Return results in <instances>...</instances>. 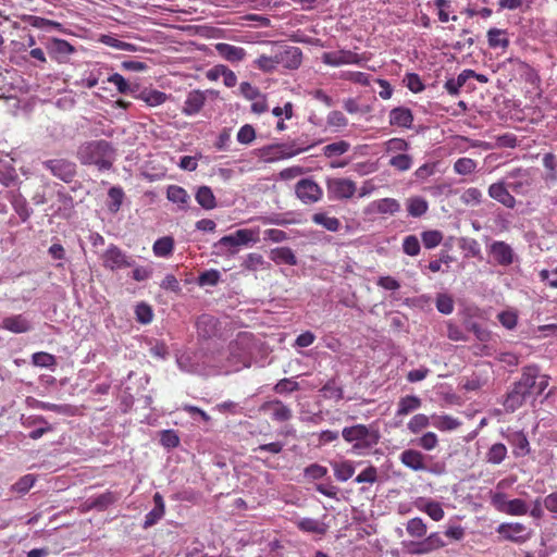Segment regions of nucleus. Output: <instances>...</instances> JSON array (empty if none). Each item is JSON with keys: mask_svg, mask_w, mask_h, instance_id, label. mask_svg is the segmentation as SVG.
<instances>
[{"mask_svg": "<svg viewBox=\"0 0 557 557\" xmlns=\"http://www.w3.org/2000/svg\"><path fill=\"white\" fill-rule=\"evenodd\" d=\"M113 148L103 139L82 144L77 149V159L82 164L96 165L99 170H109L112 166Z\"/></svg>", "mask_w": 557, "mask_h": 557, "instance_id": "f257e3e1", "label": "nucleus"}, {"mask_svg": "<svg viewBox=\"0 0 557 557\" xmlns=\"http://www.w3.org/2000/svg\"><path fill=\"white\" fill-rule=\"evenodd\" d=\"M421 406V399L417 396L409 395L401 397L398 401V408L396 416H407L410 412L417 410Z\"/></svg>", "mask_w": 557, "mask_h": 557, "instance_id": "58836bf2", "label": "nucleus"}, {"mask_svg": "<svg viewBox=\"0 0 557 557\" xmlns=\"http://www.w3.org/2000/svg\"><path fill=\"white\" fill-rule=\"evenodd\" d=\"M270 258L277 264H297V258L289 247H277L272 249L270 251Z\"/></svg>", "mask_w": 557, "mask_h": 557, "instance_id": "c85d7f7f", "label": "nucleus"}, {"mask_svg": "<svg viewBox=\"0 0 557 557\" xmlns=\"http://www.w3.org/2000/svg\"><path fill=\"white\" fill-rule=\"evenodd\" d=\"M476 169V162L470 158H459L454 163V171L460 175H469Z\"/></svg>", "mask_w": 557, "mask_h": 557, "instance_id": "6e6d98bb", "label": "nucleus"}, {"mask_svg": "<svg viewBox=\"0 0 557 557\" xmlns=\"http://www.w3.org/2000/svg\"><path fill=\"white\" fill-rule=\"evenodd\" d=\"M296 525L305 533L323 535L327 531V525L324 522L313 518H302L296 522Z\"/></svg>", "mask_w": 557, "mask_h": 557, "instance_id": "bb28decb", "label": "nucleus"}, {"mask_svg": "<svg viewBox=\"0 0 557 557\" xmlns=\"http://www.w3.org/2000/svg\"><path fill=\"white\" fill-rule=\"evenodd\" d=\"M298 389H300L299 383L292 377L280 380L273 387V391L280 395L290 394Z\"/></svg>", "mask_w": 557, "mask_h": 557, "instance_id": "de8ad7c7", "label": "nucleus"}, {"mask_svg": "<svg viewBox=\"0 0 557 557\" xmlns=\"http://www.w3.org/2000/svg\"><path fill=\"white\" fill-rule=\"evenodd\" d=\"M342 436L347 443H352L351 453L357 456L370 454L380 441L379 431L364 424L344 428Z\"/></svg>", "mask_w": 557, "mask_h": 557, "instance_id": "f03ea898", "label": "nucleus"}, {"mask_svg": "<svg viewBox=\"0 0 557 557\" xmlns=\"http://www.w3.org/2000/svg\"><path fill=\"white\" fill-rule=\"evenodd\" d=\"M139 98L144 100L148 106L156 107L165 102L168 96L166 94L159 90H145L139 95Z\"/></svg>", "mask_w": 557, "mask_h": 557, "instance_id": "09e8293b", "label": "nucleus"}, {"mask_svg": "<svg viewBox=\"0 0 557 557\" xmlns=\"http://www.w3.org/2000/svg\"><path fill=\"white\" fill-rule=\"evenodd\" d=\"M369 57L363 54H358L350 50H338L324 52L322 54V62L330 66H341L344 64H357L361 65L362 63L369 61Z\"/></svg>", "mask_w": 557, "mask_h": 557, "instance_id": "423d86ee", "label": "nucleus"}, {"mask_svg": "<svg viewBox=\"0 0 557 557\" xmlns=\"http://www.w3.org/2000/svg\"><path fill=\"white\" fill-rule=\"evenodd\" d=\"M350 150V143L339 139L323 146L322 156L327 159H334L347 153Z\"/></svg>", "mask_w": 557, "mask_h": 557, "instance_id": "c756f323", "label": "nucleus"}, {"mask_svg": "<svg viewBox=\"0 0 557 557\" xmlns=\"http://www.w3.org/2000/svg\"><path fill=\"white\" fill-rule=\"evenodd\" d=\"M120 499V493L113 491H106L104 493L89 497L83 503V510L88 511L96 509L98 511H104L110 506L115 504Z\"/></svg>", "mask_w": 557, "mask_h": 557, "instance_id": "9d476101", "label": "nucleus"}, {"mask_svg": "<svg viewBox=\"0 0 557 557\" xmlns=\"http://www.w3.org/2000/svg\"><path fill=\"white\" fill-rule=\"evenodd\" d=\"M2 327L12 333L20 334L28 332L30 330V323L23 314H16L4 318Z\"/></svg>", "mask_w": 557, "mask_h": 557, "instance_id": "393cba45", "label": "nucleus"}, {"mask_svg": "<svg viewBox=\"0 0 557 557\" xmlns=\"http://www.w3.org/2000/svg\"><path fill=\"white\" fill-rule=\"evenodd\" d=\"M253 64L257 69L261 70L265 73H271L277 67V61L275 59V51L272 54H261L258 59L253 61Z\"/></svg>", "mask_w": 557, "mask_h": 557, "instance_id": "37998d69", "label": "nucleus"}, {"mask_svg": "<svg viewBox=\"0 0 557 557\" xmlns=\"http://www.w3.org/2000/svg\"><path fill=\"white\" fill-rule=\"evenodd\" d=\"M260 410L263 412L271 411L272 420L277 422H286L293 417L292 409L280 399L264 401L260 406Z\"/></svg>", "mask_w": 557, "mask_h": 557, "instance_id": "f8f14e48", "label": "nucleus"}, {"mask_svg": "<svg viewBox=\"0 0 557 557\" xmlns=\"http://www.w3.org/2000/svg\"><path fill=\"white\" fill-rule=\"evenodd\" d=\"M154 507L145 516L144 529L154 525L165 513V504L160 493L153 495Z\"/></svg>", "mask_w": 557, "mask_h": 557, "instance_id": "5701e85b", "label": "nucleus"}, {"mask_svg": "<svg viewBox=\"0 0 557 557\" xmlns=\"http://www.w3.org/2000/svg\"><path fill=\"white\" fill-rule=\"evenodd\" d=\"M206 101V96L200 90H193L188 94L184 107L183 113L186 115H195L197 114L203 107Z\"/></svg>", "mask_w": 557, "mask_h": 557, "instance_id": "b1692460", "label": "nucleus"}, {"mask_svg": "<svg viewBox=\"0 0 557 557\" xmlns=\"http://www.w3.org/2000/svg\"><path fill=\"white\" fill-rule=\"evenodd\" d=\"M430 424V418L423 413L414 414L408 422V429L412 433H419Z\"/></svg>", "mask_w": 557, "mask_h": 557, "instance_id": "680f3d73", "label": "nucleus"}, {"mask_svg": "<svg viewBox=\"0 0 557 557\" xmlns=\"http://www.w3.org/2000/svg\"><path fill=\"white\" fill-rule=\"evenodd\" d=\"M436 309L444 314H449L454 311V300L447 294H438L436 297Z\"/></svg>", "mask_w": 557, "mask_h": 557, "instance_id": "338daca9", "label": "nucleus"}, {"mask_svg": "<svg viewBox=\"0 0 557 557\" xmlns=\"http://www.w3.org/2000/svg\"><path fill=\"white\" fill-rule=\"evenodd\" d=\"M404 83L406 84L407 88L414 94L421 92L425 88L420 76L416 73L406 74Z\"/></svg>", "mask_w": 557, "mask_h": 557, "instance_id": "69168bd1", "label": "nucleus"}, {"mask_svg": "<svg viewBox=\"0 0 557 557\" xmlns=\"http://www.w3.org/2000/svg\"><path fill=\"white\" fill-rule=\"evenodd\" d=\"M215 50L221 58L232 63L240 62L247 55L244 48L226 42H218L215 45Z\"/></svg>", "mask_w": 557, "mask_h": 557, "instance_id": "6ab92c4d", "label": "nucleus"}, {"mask_svg": "<svg viewBox=\"0 0 557 557\" xmlns=\"http://www.w3.org/2000/svg\"><path fill=\"white\" fill-rule=\"evenodd\" d=\"M434 5L437 8V16L440 22L447 23L449 20L457 21V16H449L451 10L450 0H434Z\"/></svg>", "mask_w": 557, "mask_h": 557, "instance_id": "8fccbe9b", "label": "nucleus"}, {"mask_svg": "<svg viewBox=\"0 0 557 557\" xmlns=\"http://www.w3.org/2000/svg\"><path fill=\"white\" fill-rule=\"evenodd\" d=\"M507 457V447L503 443L493 444L485 455L486 462L492 465L502 463Z\"/></svg>", "mask_w": 557, "mask_h": 557, "instance_id": "a19ab883", "label": "nucleus"}, {"mask_svg": "<svg viewBox=\"0 0 557 557\" xmlns=\"http://www.w3.org/2000/svg\"><path fill=\"white\" fill-rule=\"evenodd\" d=\"M325 186L327 197L332 201L351 199L357 191L356 182L347 177H326Z\"/></svg>", "mask_w": 557, "mask_h": 557, "instance_id": "7ed1b4c3", "label": "nucleus"}, {"mask_svg": "<svg viewBox=\"0 0 557 557\" xmlns=\"http://www.w3.org/2000/svg\"><path fill=\"white\" fill-rule=\"evenodd\" d=\"M220 281V272L218 270H208L202 272L198 277L200 286H215Z\"/></svg>", "mask_w": 557, "mask_h": 557, "instance_id": "774afa93", "label": "nucleus"}, {"mask_svg": "<svg viewBox=\"0 0 557 557\" xmlns=\"http://www.w3.org/2000/svg\"><path fill=\"white\" fill-rule=\"evenodd\" d=\"M295 195L304 205H313L322 200L323 189L312 178H301L295 185Z\"/></svg>", "mask_w": 557, "mask_h": 557, "instance_id": "39448f33", "label": "nucleus"}, {"mask_svg": "<svg viewBox=\"0 0 557 557\" xmlns=\"http://www.w3.org/2000/svg\"><path fill=\"white\" fill-rule=\"evenodd\" d=\"M408 214L412 218H420L429 210L428 201L420 197H410L406 201Z\"/></svg>", "mask_w": 557, "mask_h": 557, "instance_id": "e433bc0d", "label": "nucleus"}, {"mask_svg": "<svg viewBox=\"0 0 557 557\" xmlns=\"http://www.w3.org/2000/svg\"><path fill=\"white\" fill-rule=\"evenodd\" d=\"M277 66L296 70L301 64L302 52L298 47H278L275 50Z\"/></svg>", "mask_w": 557, "mask_h": 557, "instance_id": "1a4fd4ad", "label": "nucleus"}, {"mask_svg": "<svg viewBox=\"0 0 557 557\" xmlns=\"http://www.w3.org/2000/svg\"><path fill=\"white\" fill-rule=\"evenodd\" d=\"M403 465L413 471L426 470L424 455L416 449H406L400 454L399 457Z\"/></svg>", "mask_w": 557, "mask_h": 557, "instance_id": "aec40b11", "label": "nucleus"}, {"mask_svg": "<svg viewBox=\"0 0 557 557\" xmlns=\"http://www.w3.org/2000/svg\"><path fill=\"white\" fill-rule=\"evenodd\" d=\"M215 326L216 320L212 315L202 314L197 320L198 333L203 337H210L214 333Z\"/></svg>", "mask_w": 557, "mask_h": 557, "instance_id": "79ce46f5", "label": "nucleus"}, {"mask_svg": "<svg viewBox=\"0 0 557 557\" xmlns=\"http://www.w3.org/2000/svg\"><path fill=\"white\" fill-rule=\"evenodd\" d=\"M36 478L33 474H26L15 482L11 490L18 494L27 493L35 484Z\"/></svg>", "mask_w": 557, "mask_h": 557, "instance_id": "052dcab7", "label": "nucleus"}, {"mask_svg": "<svg viewBox=\"0 0 557 557\" xmlns=\"http://www.w3.org/2000/svg\"><path fill=\"white\" fill-rule=\"evenodd\" d=\"M539 367L527 366L522 368V373L518 382L515 383L517 388L527 396H534L535 381L537 379Z\"/></svg>", "mask_w": 557, "mask_h": 557, "instance_id": "4468645a", "label": "nucleus"}, {"mask_svg": "<svg viewBox=\"0 0 557 557\" xmlns=\"http://www.w3.org/2000/svg\"><path fill=\"white\" fill-rule=\"evenodd\" d=\"M331 466L334 476L339 482L348 481L355 473V465L351 460L333 461Z\"/></svg>", "mask_w": 557, "mask_h": 557, "instance_id": "cd10ccee", "label": "nucleus"}, {"mask_svg": "<svg viewBox=\"0 0 557 557\" xmlns=\"http://www.w3.org/2000/svg\"><path fill=\"white\" fill-rule=\"evenodd\" d=\"M423 246L426 249H433L437 247L443 240V233L437 230L424 231L421 234Z\"/></svg>", "mask_w": 557, "mask_h": 557, "instance_id": "c03bdc74", "label": "nucleus"}, {"mask_svg": "<svg viewBox=\"0 0 557 557\" xmlns=\"http://www.w3.org/2000/svg\"><path fill=\"white\" fill-rule=\"evenodd\" d=\"M420 242L417 236L409 235L404 238L403 250L406 255L414 257L420 252Z\"/></svg>", "mask_w": 557, "mask_h": 557, "instance_id": "e2e57ef3", "label": "nucleus"}, {"mask_svg": "<svg viewBox=\"0 0 557 557\" xmlns=\"http://www.w3.org/2000/svg\"><path fill=\"white\" fill-rule=\"evenodd\" d=\"M108 196L110 199L109 210L113 213L117 212L122 206L124 191L121 187H111L108 191Z\"/></svg>", "mask_w": 557, "mask_h": 557, "instance_id": "603ef678", "label": "nucleus"}, {"mask_svg": "<svg viewBox=\"0 0 557 557\" xmlns=\"http://www.w3.org/2000/svg\"><path fill=\"white\" fill-rule=\"evenodd\" d=\"M529 512L528 504L521 498H515L508 502L506 515L524 516Z\"/></svg>", "mask_w": 557, "mask_h": 557, "instance_id": "bf43d9fd", "label": "nucleus"}, {"mask_svg": "<svg viewBox=\"0 0 557 557\" xmlns=\"http://www.w3.org/2000/svg\"><path fill=\"white\" fill-rule=\"evenodd\" d=\"M42 164L53 176L64 183H71L76 176V164L67 159H50Z\"/></svg>", "mask_w": 557, "mask_h": 557, "instance_id": "6e6552de", "label": "nucleus"}, {"mask_svg": "<svg viewBox=\"0 0 557 557\" xmlns=\"http://www.w3.org/2000/svg\"><path fill=\"white\" fill-rule=\"evenodd\" d=\"M507 442L512 447V454L516 457H524L530 454V443L522 431H515L506 435Z\"/></svg>", "mask_w": 557, "mask_h": 557, "instance_id": "a211bd4d", "label": "nucleus"}, {"mask_svg": "<svg viewBox=\"0 0 557 557\" xmlns=\"http://www.w3.org/2000/svg\"><path fill=\"white\" fill-rule=\"evenodd\" d=\"M216 247L226 248L228 255H232V256L236 255L239 250L238 249L239 245H238L237 239L233 233L221 237L219 239V242L216 243Z\"/></svg>", "mask_w": 557, "mask_h": 557, "instance_id": "0e129e2a", "label": "nucleus"}, {"mask_svg": "<svg viewBox=\"0 0 557 557\" xmlns=\"http://www.w3.org/2000/svg\"><path fill=\"white\" fill-rule=\"evenodd\" d=\"M388 164L397 171H408L412 165V157L406 153H398L389 159Z\"/></svg>", "mask_w": 557, "mask_h": 557, "instance_id": "49530a36", "label": "nucleus"}, {"mask_svg": "<svg viewBox=\"0 0 557 557\" xmlns=\"http://www.w3.org/2000/svg\"><path fill=\"white\" fill-rule=\"evenodd\" d=\"M242 268L245 271H258L265 270L270 268V263L267 262L262 255L257 252L248 253L242 262Z\"/></svg>", "mask_w": 557, "mask_h": 557, "instance_id": "473e14b6", "label": "nucleus"}, {"mask_svg": "<svg viewBox=\"0 0 557 557\" xmlns=\"http://www.w3.org/2000/svg\"><path fill=\"white\" fill-rule=\"evenodd\" d=\"M326 124L337 132L347 126L348 120L343 112L334 110L327 114Z\"/></svg>", "mask_w": 557, "mask_h": 557, "instance_id": "3c124183", "label": "nucleus"}, {"mask_svg": "<svg viewBox=\"0 0 557 557\" xmlns=\"http://www.w3.org/2000/svg\"><path fill=\"white\" fill-rule=\"evenodd\" d=\"M196 201L206 210H212L216 207V199L209 186H200L195 195Z\"/></svg>", "mask_w": 557, "mask_h": 557, "instance_id": "72a5a7b5", "label": "nucleus"}, {"mask_svg": "<svg viewBox=\"0 0 557 557\" xmlns=\"http://www.w3.org/2000/svg\"><path fill=\"white\" fill-rule=\"evenodd\" d=\"M136 320L141 324H148L153 319V311L150 305L140 302L135 308Z\"/></svg>", "mask_w": 557, "mask_h": 557, "instance_id": "4d7b16f0", "label": "nucleus"}, {"mask_svg": "<svg viewBox=\"0 0 557 557\" xmlns=\"http://www.w3.org/2000/svg\"><path fill=\"white\" fill-rule=\"evenodd\" d=\"M386 153H403L409 149V143L404 138H391L384 143Z\"/></svg>", "mask_w": 557, "mask_h": 557, "instance_id": "a18cd8bd", "label": "nucleus"}, {"mask_svg": "<svg viewBox=\"0 0 557 557\" xmlns=\"http://www.w3.org/2000/svg\"><path fill=\"white\" fill-rule=\"evenodd\" d=\"M341 78L361 86H369L371 83L369 74L357 71H345L341 74Z\"/></svg>", "mask_w": 557, "mask_h": 557, "instance_id": "5fc2aeb1", "label": "nucleus"}, {"mask_svg": "<svg viewBox=\"0 0 557 557\" xmlns=\"http://www.w3.org/2000/svg\"><path fill=\"white\" fill-rule=\"evenodd\" d=\"M311 221L324 230L335 233L341 228V221L336 216H331L326 212H315L311 216Z\"/></svg>", "mask_w": 557, "mask_h": 557, "instance_id": "a878e982", "label": "nucleus"}, {"mask_svg": "<svg viewBox=\"0 0 557 557\" xmlns=\"http://www.w3.org/2000/svg\"><path fill=\"white\" fill-rule=\"evenodd\" d=\"M234 236L237 239L239 246H247L250 244H257L260 242V228H239L235 231Z\"/></svg>", "mask_w": 557, "mask_h": 557, "instance_id": "f704fd0d", "label": "nucleus"}, {"mask_svg": "<svg viewBox=\"0 0 557 557\" xmlns=\"http://www.w3.org/2000/svg\"><path fill=\"white\" fill-rule=\"evenodd\" d=\"M488 196L509 209L516 206L515 197L509 193V187L504 182L493 183L488 187Z\"/></svg>", "mask_w": 557, "mask_h": 557, "instance_id": "2eb2a0df", "label": "nucleus"}, {"mask_svg": "<svg viewBox=\"0 0 557 557\" xmlns=\"http://www.w3.org/2000/svg\"><path fill=\"white\" fill-rule=\"evenodd\" d=\"M488 46L493 49H506L509 46L507 30L499 28H491L487 32Z\"/></svg>", "mask_w": 557, "mask_h": 557, "instance_id": "c9c22d12", "label": "nucleus"}, {"mask_svg": "<svg viewBox=\"0 0 557 557\" xmlns=\"http://www.w3.org/2000/svg\"><path fill=\"white\" fill-rule=\"evenodd\" d=\"M432 425L440 431H453L461 425V422L448 414L432 416Z\"/></svg>", "mask_w": 557, "mask_h": 557, "instance_id": "4c0bfd02", "label": "nucleus"}, {"mask_svg": "<svg viewBox=\"0 0 557 557\" xmlns=\"http://www.w3.org/2000/svg\"><path fill=\"white\" fill-rule=\"evenodd\" d=\"M406 530L412 537H423L426 534V524L421 518H412L408 521Z\"/></svg>", "mask_w": 557, "mask_h": 557, "instance_id": "864d4df0", "label": "nucleus"}, {"mask_svg": "<svg viewBox=\"0 0 557 557\" xmlns=\"http://www.w3.org/2000/svg\"><path fill=\"white\" fill-rule=\"evenodd\" d=\"M496 532L505 541H509L516 544H523L531 537V530L521 522H503L500 523Z\"/></svg>", "mask_w": 557, "mask_h": 557, "instance_id": "0eeeda50", "label": "nucleus"}, {"mask_svg": "<svg viewBox=\"0 0 557 557\" xmlns=\"http://www.w3.org/2000/svg\"><path fill=\"white\" fill-rule=\"evenodd\" d=\"M307 149L308 148H294V146L286 145H273L263 150V156H265L268 160H282L295 157Z\"/></svg>", "mask_w": 557, "mask_h": 557, "instance_id": "f3484780", "label": "nucleus"}, {"mask_svg": "<svg viewBox=\"0 0 557 557\" xmlns=\"http://www.w3.org/2000/svg\"><path fill=\"white\" fill-rule=\"evenodd\" d=\"M491 253L494 260L500 265H509L513 261L511 247L505 242H495L491 246Z\"/></svg>", "mask_w": 557, "mask_h": 557, "instance_id": "4be33fe9", "label": "nucleus"}, {"mask_svg": "<svg viewBox=\"0 0 557 557\" xmlns=\"http://www.w3.org/2000/svg\"><path fill=\"white\" fill-rule=\"evenodd\" d=\"M527 395L513 385L512 389L507 394L504 400V407L508 412H515L527 399Z\"/></svg>", "mask_w": 557, "mask_h": 557, "instance_id": "7c9ffc66", "label": "nucleus"}, {"mask_svg": "<svg viewBox=\"0 0 557 557\" xmlns=\"http://www.w3.org/2000/svg\"><path fill=\"white\" fill-rule=\"evenodd\" d=\"M400 210V203L394 198H382L369 205L366 212H375L380 214H395Z\"/></svg>", "mask_w": 557, "mask_h": 557, "instance_id": "412c9836", "label": "nucleus"}, {"mask_svg": "<svg viewBox=\"0 0 557 557\" xmlns=\"http://www.w3.org/2000/svg\"><path fill=\"white\" fill-rule=\"evenodd\" d=\"M46 48L50 58L58 63L67 62L69 55L75 51L74 47L70 42L59 38L50 40Z\"/></svg>", "mask_w": 557, "mask_h": 557, "instance_id": "9b49d317", "label": "nucleus"}, {"mask_svg": "<svg viewBox=\"0 0 557 557\" xmlns=\"http://www.w3.org/2000/svg\"><path fill=\"white\" fill-rule=\"evenodd\" d=\"M388 122L391 126L409 129L413 123L412 111L406 107H396L389 111Z\"/></svg>", "mask_w": 557, "mask_h": 557, "instance_id": "dca6fc26", "label": "nucleus"}, {"mask_svg": "<svg viewBox=\"0 0 557 557\" xmlns=\"http://www.w3.org/2000/svg\"><path fill=\"white\" fill-rule=\"evenodd\" d=\"M103 268L116 271L121 269L131 268L135 261L132 257L127 256L119 246L110 244L101 255Z\"/></svg>", "mask_w": 557, "mask_h": 557, "instance_id": "20e7f679", "label": "nucleus"}, {"mask_svg": "<svg viewBox=\"0 0 557 557\" xmlns=\"http://www.w3.org/2000/svg\"><path fill=\"white\" fill-rule=\"evenodd\" d=\"M460 200L467 206H478L482 201V193L476 187H470L462 193Z\"/></svg>", "mask_w": 557, "mask_h": 557, "instance_id": "13d9d810", "label": "nucleus"}, {"mask_svg": "<svg viewBox=\"0 0 557 557\" xmlns=\"http://www.w3.org/2000/svg\"><path fill=\"white\" fill-rule=\"evenodd\" d=\"M166 198L173 202L177 203L181 209H186L190 197L186 189L178 185H170L166 189Z\"/></svg>", "mask_w": 557, "mask_h": 557, "instance_id": "2f4dec72", "label": "nucleus"}, {"mask_svg": "<svg viewBox=\"0 0 557 557\" xmlns=\"http://www.w3.org/2000/svg\"><path fill=\"white\" fill-rule=\"evenodd\" d=\"M153 253L157 257L166 258L173 253L174 239L171 236H164L157 239L152 247Z\"/></svg>", "mask_w": 557, "mask_h": 557, "instance_id": "ea45409f", "label": "nucleus"}, {"mask_svg": "<svg viewBox=\"0 0 557 557\" xmlns=\"http://www.w3.org/2000/svg\"><path fill=\"white\" fill-rule=\"evenodd\" d=\"M507 185L510 190L518 195H523L531 186V178L527 171L517 169L507 175Z\"/></svg>", "mask_w": 557, "mask_h": 557, "instance_id": "ddd939ff", "label": "nucleus"}]
</instances>
